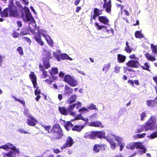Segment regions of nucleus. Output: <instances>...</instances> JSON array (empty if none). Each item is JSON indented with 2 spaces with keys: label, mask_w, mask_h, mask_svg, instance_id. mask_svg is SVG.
I'll list each match as a JSON object with an SVG mask.
<instances>
[{
  "label": "nucleus",
  "mask_w": 157,
  "mask_h": 157,
  "mask_svg": "<svg viewBox=\"0 0 157 157\" xmlns=\"http://www.w3.org/2000/svg\"><path fill=\"white\" fill-rule=\"evenodd\" d=\"M19 15V13L17 11L16 7L14 5L13 0L10 1L9 8L5 9L2 14L3 17H7L9 16L17 17Z\"/></svg>",
  "instance_id": "obj_1"
},
{
  "label": "nucleus",
  "mask_w": 157,
  "mask_h": 157,
  "mask_svg": "<svg viewBox=\"0 0 157 157\" xmlns=\"http://www.w3.org/2000/svg\"><path fill=\"white\" fill-rule=\"evenodd\" d=\"M50 132L53 133L55 136L54 137L51 138L52 140L60 139L63 136L62 131L59 125L58 124L53 125Z\"/></svg>",
  "instance_id": "obj_2"
},
{
  "label": "nucleus",
  "mask_w": 157,
  "mask_h": 157,
  "mask_svg": "<svg viewBox=\"0 0 157 157\" xmlns=\"http://www.w3.org/2000/svg\"><path fill=\"white\" fill-rule=\"evenodd\" d=\"M105 133L103 132L94 131L88 132L84 135V137L87 139H95L96 137L99 138H104Z\"/></svg>",
  "instance_id": "obj_3"
},
{
  "label": "nucleus",
  "mask_w": 157,
  "mask_h": 157,
  "mask_svg": "<svg viewBox=\"0 0 157 157\" xmlns=\"http://www.w3.org/2000/svg\"><path fill=\"white\" fill-rule=\"evenodd\" d=\"M156 122V119L155 116H152L151 117L144 125L145 131H147L155 128Z\"/></svg>",
  "instance_id": "obj_4"
},
{
  "label": "nucleus",
  "mask_w": 157,
  "mask_h": 157,
  "mask_svg": "<svg viewBox=\"0 0 157 157\" xmlns=\"http://www.w3.org/2000/svg\"><path fill=\"white\" fill-rule=\"evenodd\" d=\"M53 56L59 61L65 59H68L70 61L73 60L72 59L70 58L65 53L61 54L60 51L59 50L54 52Z\"/></svg>",
  "instance_id": "obj_5"
},
{
  "label": "nucleus",
  "mask_w": 157,
  "mask_h": 157,
  "mask_svg": "<svg viewBox=\"0 0 157 157\" xmlns=\"http://www.w3.org/2000/svg\"><path fill=\"white\" fill-rule=\"evenodd\" d=\"M23 9L24 10L25 16L22 17L23 20L25 22H27L28 24L33 21L34 19L28 8L25 6Z\"/></svg>",
  "instance_id": "obj_6"
},
{
  "label": "nucleus",
  "mask_w": 157,
  "mask_h": 157,
  "mask_svg": "<svg viewBox=\"0 0 157 157\" xmlns=\"http://www.w3.org/2000/svg\"><path fill=\"white\" fill-rule=\"evenodd\" d=\"M104 138H105L107 141L109 143L110 147L112 150H114L117 147V144L116 142L113 135L109 134L106 137L105 136Z\"/></svg>",
  "instance_id": "obj_7"
},
{
  "label": "nucleus",
  "mask_w": 157,
  "mask_h": 157,
  "mask_svg": "<svg viewBox=\"0 0 157 157\" xmlns=\"http://www.w3.org/2000/svg\"><path fill=\"white\" fill-rule=\"evenodd\" d=\"M10 149H12L11 151L5 153L3 155V157H15L16 154L19 153V150L16 147V149H13V148Z\"/></svg>",
  "instance_id": "obj_8"
},
{
  "label": "nucleus",
  "mask_w": 157,
  "mask_h": 157,
  "mask_svg": "<svg viewBox=\"0 0 157 157\" xmlns=\"http://www.w3.org/2000/svg\"><path fill=\"white\" fill-rule=\"evenodd\" d=\"M136 149H139L137 150L138 154L141 155L145 153L147 150L145 146L140 142H139Z\"/></svg>",
  "instance_id": "obj_9"
},
{
  "label": "nucleus",
  "mask_w": 157,
  "mask_h": 157,
  "mask_svg": "<svg viewBox=\"0 0 157 157\" xmlns=\"http://www.w3.org/2000/svg\"><path fill=\"white\" fill-rule=\"evenodd\" d=\"M98 110V109L96 108L95 105L93 104H91L88 106L87 108L83 107L82 108L80 109L79 110V111L80 112L86 111L88 112L89 110Z\"/></svg>",
  "instance_id": "obj_10"
},
{
  "label": "nucleus",
  "mask_w": 157,
  "mask_h": 157,
  "mask_svg": "<svg viewBox=\"0 0 157 157\" xmlns=\"http://www.w3.org/2000/svg\"><path fill=\"white\" fill-rule=\"evenodd\" d=\"M104 3L103 5L104 9H105V11L108 13H110L111 12V0H109L108 2L104 1Z\"/></svg>",
  "instance_id": "obj_11"
},
{
  "label": "nucleus",
  "mask_w": 157,
  "mask_h": 157,
  "mask_svg": "<svg viewBox=\"0 0 157 157\" xmlns=\"http://www.w3.org/2000/svg\"><path fill=\"white\" fill-rule=\"evenodd\" d=\"M74 144L73 140L70 137H68L66 143L61 147L62 149H64L66 148L71 147Z\"/></svg>",
  "instance_id": "obj_12"
},
{
  "label": "nucleus",
  "mask_w": 157,
  "mask_h": 157,
  "mask_svg": "<svg viewBox=\"0 0 157 157\" xmlns=\"http://www.w3.org/2000/svg\"><path fill=\"white\" fill-rule=\"evenodd\" d=\"M139 64V63L137 60H130L127 63L128 66L134 68H137Z\"/></svg>",
  "instance_id": "obj_13"
},
{
  "label": "nucleus",
  "mask_w": 157,
  "mask_h": 157,
  "mask_svg": "<svg viewBox=\"0 0 157 157\" xmlns=\"http://www.w3.org/2000/svg\"><path fill=\"white\" fill-rule=\"evenodd\" d=\"M29 119H27V122L28 125L30 126H34L36 124V122H37L36 120L31 115L29 116Z\"/></svg>",
  "instance_id": "obj_14"
},
{
  "label": "nucleus",
  "mask_w": 157,
  "mask_h": 157,
  "mask_svg": "<svg viewBox=\"0 0 157 157\" xmlns=\"http://www.w3.org/2000/svg\"><path fill=\"white\" fill-rule=\"evenodd\" d=\"M34 38L37 42L40 45L42 46L44 45V42L41 39V37L40 34L37 33H34Z\"/></svg>",
  "instance_id": "obj_15"
},
{
  "label": "nucleus",
  "mask_w": 157,
  "mask_h": 157,
  "mask_svg": "<svg viewBox=\"0 0 157 157\" xmlns=\"http://www.w3.org/2000/svg\"><path fill=\"white\" fill-rule=\"evenodd\" d=\"M73 90L67 85L65 86L64 93L63 95L65 96H68L73 93Z\"/></svg>",
  "instance_id": "obj_16"
},
{
  "label": "nucleus",
  "mask_w": 157,
  "mask_h": 157,
  "mask_svg": "<svg viewBox=\"0 0 157 157\" xmlns=\"http://www.w3.org/2000/svg\"><path fill=\"white\" fill-rule=\"evenodd\" d=\"M140 142H133L127 144L126 147L128 149L133 150L135 147L136 148Z\"/></svg>",
  "instance_id": "obj_17"
},
{
  "label": "nucleus",
  "mask_w": 157,
  "mask_h": 157,
  "mask_svg": "<svg viewBox=\"0 0 157 157\" xmlns=\"http://www.w3.org/2000/svg\"><path fill=\"white\" fill-rule=\"evenodd\" d=\"M31 80L32 82L34 87L36 88V76L35 75L33 72H32L29 75Z\"/></svg>",
  "instance_id": "obj_18"
},
{
  "label": "nucleus",
  "mask_w": 157,
  "mask_h": 157,
  "mask_svg": "<svg viewBox=\"0 0 157 157\" xmlns=\"http://www.w3.org/2000/svg\"><path fill=\"white\" fill-rule=\"evenodd\" d=\"M126 46L124 47V50L127 53H131L132 51H135L136 48H132L129 45L127 41L126 43Z\"/></svg>",
  "instance_id": "obj_19"
},
{
  "label": "nucleus",
  "mask_w": 157,
  "mask_h": 157,
  "mask_svg": "<svg viewBox=\"0 0 157 157\" xmlns=\"http://www.w3.org/2000/svg\"><path fill=\"white\" fill-rule=\"evenodd\" d=\"M99 21L102 23L108 25L109 23V20L106 16H100L98 17Z\"/></svg>",
  "instance_id": "obj_20"
},
{
  "label": "nucleus",
  "mask_w": 157,
  "mask_h": 157,
  "mask_svg": "<svg viewBox=\"0 0 157 157\" xmlns=\"http://www.w3.org/2000/svg\"><path fill=\"white\" fill-rule=\"evenodd\" d=\"M89 125L91 126H93L95 127H103V126L101 124V122L99 121H93L90 122L89 124Z\"/></svg>",
  "instance_id": "obj_21"
},
{
  "label": "nucleus",
  "mask_w": 157,
  "mask_h": 157,
  "mask_svg": "<svg viewBox=\"0 0 157 157\" xmlns=\"http://www.w3.org/2000/svg\"><path fill=\"white\" fill-rule=\"evenodd\" d=\"M11 148H13V149H15L16 147L13 146L12 144L9 143L3 146H0V149H3L6 150H7V149H9Z\"/></svg>",
  "instance_id": "obj_22"
},
{
  "label": "nucleus",
  "mask_w": 157,
  "mask_h": 157,
  "mask_svg": "<svg viewBox=\"0 0 157 157\" xmlns=\"http://www.w3.org/2000/svg\"><path fill=\"white\" fill-rule=\"evenodd\" d=\"M84 127V125H76L72 128V129L73 131L80 132Z\"/></svg>",
  "instance_id": "obj_23"
},
{
  "label": "nucleus",
  "mask_w": 157,
  "mask_h": 157,
  "mask_svg": "<svg viewBox=\"0 0 157 157\" xmlns=\"http://www.w3.org/2000/svg\"><path fill=\"white\" fill-rule=\"evenodd\" d=\"M77 98L76 95L74 94L72 95L68 98L67 100V102L69 104L72 103L76 101V99Z\"/></svg>",
  "instance_id": "obj_24"
},
{
  "label": "nucleus",
  "mask_w": 157,
  "mask_h": 157,
  "mask_svg": "<svg viewBox=\"0 0 157 157\" xmlns=\"http://www.w3.org/2000/svg\"><path fill=\"white\" fill-rule=\"evenodd\" d=\"M126 57L122 55L118 54L117 55V60L119 63H122L124 62Z\"/></svg>",
  "instance_id": "obj_25"
},
{
  "label": "nucleus",
  "mask_w": 157,
  "mask_h": 157,
  "mask_svg": "<svg viewBox=\"0 0 157 157\" xmlns=\"http://www.w3.org/2000/svg\"><path fill=\"white\" fill-rule=\"evenodd\" d=\"M58 110L63 115L66 116L68 114V113L67 110L64 107L59 106V107Z\"/></svg>",
  "instance_id": "obj_26"
},
{
  "label": "nucleus",
  "mask_w": 157,
  "mask_h": 157,
  "mask_svg": "<svg viewBox=\"0 0 157 157\" xmlns=\"http://www.w3.org/2000/svg\"><path fill=\"white\" fill-rule=\"evenodd\" d=\"M113 136L115 140L117 142V144L118 145L122 144L124 143L123 139L121 137L117 136L114 135H113Z\"/></svg>",
  "instance_id": "obj_27"
},
{
  "label": "nucleus",
  "mask_w": 157,
  "mask_h": 157,
  "mask_svg": "<svg viewBox=\"0 0 157 157\" xmlns=\"http://www.w3.org/2000/svg\"><path fill=\"white\" fill-rule=\"evenodd\" d=\"M157 100V98H155L154 100H148L147 101L146 104L149 106L155 105Z\"/></svg>",
  "instance_id": "obj_28"
},
{
  "label": "nucleus",
  "mask_w": 157,
  "mask_h": 157,
  "mask_svg": "<svg viewBox=\"0 0 157 157\" xmlns=\"http://www.w3.org/2000/svg\"><path fill=\"white\" fill-rule=\"evenodd\" d=\"M145 55L146 58L149 60L153 62L155 61L156 59L155 57L153 56L152 55L148 53H146Z\"/></svg>",
  "instance_id": "obj_29"
},
{
  "label": "nucleus",
  "mask_w": 157,
  "mask_h": 157,
  "mask_svg": "<svg viewBox=\"0 0 157 157\" xmlns=\"http://www.w3.org/2000/svg\"><path fill=\"white\" fill-rule=\"evenodd\" d=\"M78 84V82L74 78L71 81V82H69L68 84L70 86L72 87H75L77 86Z\"/></svg>",
  "instance_id": "obj_30"
},
{
  "label": "nucleus",
  "mask_w": 157,
  "mask_h": 157,
  "mask_svg": "<svg viewBox=\"0 0 157 157\" xmlns=\"http://www.w3.org/2000/svg\"><path fill=\"white\" fill-rule=\"evenodd\" d=\"M73 126V124L70 121H67L64 124V127L68 131Z\"/></svg>",
  "instance_id": "obj_31"
},
{
  "label": "nucleus",
  "mask_w": 157,
  "mask_h": 157,
  "mask_svg": "<svg viewBox=\"0 0 157 157\" xmlns=\"http://www.w3.org/2000/svg\"><path fill=\"white\" fill-rule=\"evenodd\" d=\"M38 31L39 34L42 35L45 38L49 36L47 34V32L46 31L42 29H38Z\"/></svg>",
  "instance_id": "obj_32"
},
{
  "label": "nucleus",
  "mask_w": 157,
  "mask_h": 157,
  "mask_svg": "<svg viewBox=\"0 0 157 157\" xmlns=\"http://www.w3.org/2000/svg\"><path fill=\"white\" fill-rule=\"evenodd\" d=\"M78 119H81L85 121H88L89 120L88 118H85L83 117L82 116L81 114H78L77 116H76L75 119V120H77Z\"/></svg>",
  "instance_id": "obj_33"
},
{
  "label": "nucleus",
  "mask_w": 157,
  "mask_h": 157,
  "mask_svg": "<svg viewBox=\"0 0 157 157\" xmlns=\"http://www.w3.org/2000/svg\"><path fill=\"white\" fill-rule=\"evenodd\" d=\"M46 41L48 44L51 46H53V40L51 39V37L49 35L45 38Z\"/></svg>",
  "instance_id": "obj_34"
},
{
  "label": "nucleus",
  "mask_w": 157,
  "mask_h": 157,
  "mask_svg": "<svg viewBox=\"0 0 157 157\" xmlns=\"http://www.w3.org/2000/svg\"><path fill=\"white\" fill-rule=\"evenodd\" d=\"M73 78L71 77L70 75H67L64 77V80L68 84Z\"/></svg>",
  "instance_id": "obj_35"
},
{
  "label": "nucleus",
  "mask_w": 157,
  "mask_h": 157,
  "mask_svg": "<svg viewBox=\"0 0 157 157\" xmlns=\"http://www.w3.org/2000/svg\"><path fill=\"white\" fill-rule=\"evenodd\" d=\"M39 67L40 70L42 71V76L44 78H46L48 76L47 72L45 71L43 69V67L40 64Z\"/></svg>",
  "instance_id": "obj_36"
},
{
  "label": "nucleus",
  "mask_w": 157,
  "mask_h": 157,
  "mask_svg": "<svg viewBox=\"0 0 157 157\" xmlns=\"http://www.w3.org/2000/svg\"><path fill=\"white\" fill-rule=\"evenodd\" d=\"M101 147V146L99 145H95L93 147V151L96 153L98 152L99 151Z\"/></svg>",
  "instance_id": "obj_37"
},
{
  "label": "nucleus",
  "mask_w": 157,
  "mask_h": 157,
  "mask_svg": "<svg viewBox=\"0 0 157 157\" xmlns=\"http://www.w3.org/2000/svg\"><path fill=\"white\" fill-rule=\"evenodd\" d=\"M110 67V63L105 64L104 65V67L102 69V70L105 71V72L106 73L108 71Z\"/></svg>",
  "instance_id": "obj_38"
},
{
  "label": "nucleus",
  "mask_w": 157,
  "mask_h": 157,
  "mask_svg": "<svg viewBox=\"0 0 157 157\" xmlns=\"http://www.w3.org/2000/svg\"><path fill=\"white\" fill-rule=\"evenodd\" d=\"M135 37L137 38H141L144 37L141 34L140 31H136L135 33Z\"/></svg>",
  "instance_id": "obj_39"
},
{
  "label": "nucleus",
  "mask_w": 157,
  "mask_h": 157,
  "mask_svg": "<svg viewBox=\"0 0 157 157\" xmlns=\"http://www.w3.org/2000/svg\"><path fill=\"white\" fill-rule=\"evenodd\" d=\"M44 54L45 55L46 58L48 59H51L52 57L51 54L48 51H45Z\"/></svg>",
  "instance_id": "obj_40"
},
{
  "label": "nucleus",
  "mask_w": 157,
  "mask_h": 157,
  "mask_svg": "<svg viewBox=\"0 0 157 157\" xmlns=\"http://www.w3.org/2000/svg\"><path fill=\"white\" fill-rule=\"evenodd\" d=\"M12 97L14 98L15 101H17L20 102V103L21 104L24 106H25V102L24 101L21 100L20 99H18L16 97L14 96H12Z\"/></svg>",
  "instance_id": "obj_41"
},
{
  "label": "nucleus",
  "mask_w": 157,
  "mask_h": 157,
  "mask_svg": "<svg viewBox=\"0 0 157 157\" xmlns=\"http://www.w3.org/2000/svg\"><path fill=\"white\" fill-rule=\"evenodd\" d=\"M28 29L27 28L22 29L20 35L22 36L28 34Z\"/></svg>",
  "instance_id": "obj_42"
},
{
  "label": "nucleus",
  "mask_w": 157,
  "mask_h": 157,
  "mask_svg": "<svg viewBox=\"0 0 157 157\" xmlns=\"http://www.w3.org/2000/svg\"><path fill=\"white\" fill-rule=\"evenodd\" d=\"M45 69H47L50 67V65L48 60L43 61Z\"/></svg>",
  "instance_id": "obj_43"
},
{
  "label": "nucleus",
  "mask_w": 157,
  "mask_h": 157,
  "mask_svg": "<svg viewBox=\"0 0 157 157\" xmlns=\"http://www.w3.org/2000/svg\"><path fill=\"white\" fill-rule=\"evenodd\" d=\"M141 67L143 69L147 70L149 71L150 72V70L149 69V66L147 63H145L144 66H142Z\"/></svg>",
  "instance_id": "obj_44"
},
{
  "label": "nucleus",
  "mask_w": 157,
  "mask_h": 157,
  "mask_svg": "<svg viewBox=\"0 0 157 157\" xmlns=\"http://www.w3.org/2000/svg\"><path fill=\"white\" fill-rule=\"evenodd\" d=\"M151 48L152 51V52L154 54L157 53V48L155 45L151 44Z\"/></svg>",
  "instance_id": "obj_45"
},
{
  "label": "nucleus",
  "mask_w": 157,
  "mask_h": 157,
  "mask_svg": "<svg viewBox=\"0 0 157 157\" xmlns=\"http://www.w3.org/2000/svg\"><path fill=\"white\" fill-rule=\"evenodd\" d=\"M50 73L51 75L55 74L58 73V70L56 68H52L51 71H50Z\"/></svg>",
  "instance_id": "obj_46"
},
{
  "label": "nucleus",
  "mask_w": 157,
  "mask_h": 157,
  "mask_svg": "<svg viewBox=\"0 0 157 157\" xmlns=\"http://www.w3.org/2000/svg\"><path fill=\"white\" fill-rule=\"evenodd\" d=\"M102 10H100L99 9H98L97 8H95L94 9V13L96 14V15H99L100 14H101L102 13Z\"/></svg>",
  "instance_id": "obj_47"
},
{
  "label": "nucleus",
  "mask_w": 157,
  "mask_h": 157,
  "mask_svg": "<svg viewBox=\"0 0 157 157\" xmlns=\"http://www.w3.org/2000/svg\"><path fill=\"white\" fill-rule=\"evenodd\" d=\"M76 106L75 104H74L69 106L67 108V110L68 112L72 111L73 109L75 108Z\"/></svg>",
  "instance_id": "obj_48"
},
{
  "label": "nucleus",
  "mask_w": 157,
  "mask_h": 157,
  "mask_svg": "<svg viewBox=\"0 0 157 157\" xmlns=\"http://www.w3.org/2000/svg\"><path fill=\"white\" fill-rule=\"evenodd\" d=\"M147 137L150 139H153L157 137V131L155 132L151 135L148 136Z\"/></svg>",
  "instance_id": "obj_49"
},
{
  "label": "nucleus",
  "mask_w": 157,
  "mask_h": 157,
  "mask_svg": "<svg viewBox=\"0 0 157 157\" xmlns=\"http://www.w3.org/2000/svg\"><path fill=\"white\" fill-rule=\"evenodd\" d=\"M144 126V125L139 127L138 129H136V132L139 133L142 132L144 130V129H145Z\"/></svg>",
  "instance_id": "obj_50"
},
{
  "label": "nucleus",
  "mask_w": 157,
  "mask_h": 157,
  "mask_svg": "<svg viewBox=\"0 0 157 157\" xmlns=\"http://www.w3.org/2000/svg\"><path fill=\"white\" fill-rule=\"evenodd\" d=\"M95 26L96 27L97 29L100 30L103 28H106L105 26L100 25L97 23H96L95 24Z\"/></svg>",
  "instance_id": "obj_51"
},
{
  "label": "nucleus",
  "mask_w": 157,
  "mask_h": 157,
  "mask_svg": "<svg viewBox=\"0 0 157 157\" xmlns=\"http://www.w3.org/2000/svg\"><path fill=\"white\" fill-rule=\"evenodd\" d=\"M146 116V113L145 112H143L140 114V117L141 121L144 120V118Z\"/></svg>",
  "instance_id": "obj_52"
},
{
  "label": "nucleus",
  "mask_w": 157,
  "mask_h": 157,
  "mask_svg": "<svg viewBox=\"0 0 157 157\" xmlns=\"http://www.w3.org/2000/svg\"><path fill=\"white\" fill-rule=\"evenodd\" d=\"M17 51L18 52L19 55L21 56L23 55L22 48L21 47H19L17 49Z\"/></svg>",
  "instance_id": "obj_53"
},
{
  "label": "nucleus",
  "mask_w": 157,
  "mask_h": 157,
  "mask_svg": "<svg viewBox=\"0 0 157 157\" xmlns=\"http://www.w3.org/2000/svg\"><path fill=\"white\" fill-rule=\"evenodd\" d=\"M41 126L45 129V130L48 131L49 133H50L49 130L51 128V126L49 125L46 126L45 125L41 124Z\"/></svg>",
  "instance_id": "obj_54"
},
{
  "label": "nucleus",
  "mask_w": 157,
  "mask_h": 157,
  "mask_svg": "<svg viewBox=\"0 0 157 157\" xmlns=\"http://www.w3.org/2000/svg\"><path fill=\"white\" fill-rule=\"evenodd\" d=\"M17 131L21 133L24 134H29V133L22 129L19 128L17 130Z\"/></svg>",
  "instance_id": "obj_55"
},
{
  "label": "nucleus",
  "mask_w": 157,
  "mask_h": 157,
  "mask_svg": "<svg viewBox=\"0 0 157 157\" xmlns=\"http://www.w3.org/2000/svg\"><path fill=\"white\" fill-rule=\"evenodd\" d=\"M24 113L25 115L26 116L28 117L29 116V115H31L29 113L28 109H24Z\"/></svg>",
  "instance_id": "obj_56"
},
{
  "label": "nucleus",
  "mask_w": 157,
  "mask_h": 157,
  "mask_svg": "<svg viewBox=\"0 0 157 157\" xmlns=\"http://www.w3.org/2000/svg\"><path fill=\"white\" fill-rule=\"evenodd\" d=\"M121 68V67H120L118 66H116L114 68L115 71L116 73H119L120 71V70Z\"/></svg>",
  "instance_id": "obj_57"
},
{
  "label": "nucleus",
  "mask_w": 157,
  "mask_h": 157,
  "mask_svg": "<svg viewBox=\"0 0 157 157\" xmlns=\"http://www.w3.org/2000/svg\"><path fill=\"white\" fill-rule=\"evenodd\" d=\"M145 135L146 134L145 133L138 134L137 135V136L138 138H142L145 136Z\"/></svg>",
  "instance_id": "obj_58"
},
{
  "label": "nucleus",
  "mask_w": 157,
  "mask_h": 157,
  "mask_svg": "<svg viewBox=\"0 0 157 157\" xmlns=\"http://www.w3.org/2000/svg\"><path fill=\"white\" fill-rule=\"evenodd\" d=\"M98 16L97 15H96V14H95L94 13L93 15L92 16V15H91V16L90 21L92 22V19H93L94 20H95L96 19L97 17Z\"/></svg>",
  "instance_id": "obj_59"
},
{
  "label": "nucleus",
  "mask_w": 157,
  "mask_h": 157,
  "mask_svg": "<svg viewBox=\"0 0 157 157\" xmlns=\"http://www.w3.org/2000/svg\"><path fill=\"white\" fill-rule=\"evenodd\" d=\"M75 104L76 105V108L77 109H79L80 107H81L82 106V104L80 102H78L77 103H75Z\"/></svg>",
  "instance_id": "obj_60"
},
{
  "label": "nucleus",
  "mask_w": 157,
  "mask_h": 157,
  "mask_svg": "<svg viewBox=\"0 0 157 157\" xmlns=\"http://www.w3.org/2000/svg\"><path fill=\"white\" fill-rule=\"evenodd\" d=\"M19 35V33L16 32H14L12 34V36L13 37L16 38Z\"/></svg>",
  "instance_id": "obj_61"
},
{
  "label": "nucleus",
  "mask_w": 157,
  "mask_h": 157,
  "mask_svg": "<svg viewBox=\"0 0 157 157\" xmlns=\"http://www.w3.org/2000/svg\"><path fill=\"white\" fill-rule=\"evenodd\" d=\"M129 57L130 59H138V58H137L135 56V55L134 54H131V55L129 56Z\"/></svg>",
  "instance_id": "obj_62"
},
{
  "label": "nucleus",
  "mask_w": 157,
  "mask_h": 157,
  "mask_svg": "<svg viewBox=\"0 0 157 157\" xmlns=\"http://www.w3.org/2000/svg\"><path fill=\"white\" fill-rule=\"evenodd\" d=\"M97 114V113H94L90 117V118H95L96 117Z\"/></svg>",
  "instance_id": "obj_63"
},
{
  "label": "nucleus",
  "mask_w": 157,
  "mask_h": 157,
  "mask_svg": "<svg viewBox=\"0 0 157 157\" xmlns=\"http://www.w3.org/2000/svg\"><path fill=\"white\" fill-rule=\"evenodd\" d=\"M40 90L38 89L37 88L35 91V95H37V94H40Z\"/></svg>",
  "instance_id": "obj_64"
}]
</instances>
